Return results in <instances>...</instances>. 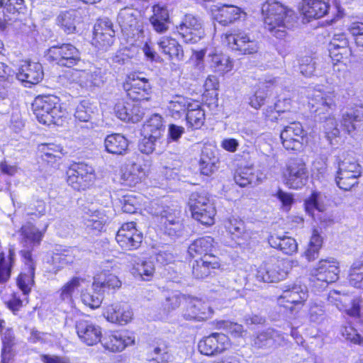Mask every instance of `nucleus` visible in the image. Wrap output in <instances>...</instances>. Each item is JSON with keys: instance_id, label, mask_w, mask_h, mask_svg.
<instances>
[{"instance_id": "nucleus-3", "label": "nucleus", "mask_w": 363, "mask_h": 363, "mask_svg": "<svg viewBox=\"0 0 363 363\" xmlns=\"http://www.w3.org/2000/svg\"><path fill=\"white\" fill-rule=\"evenodd\" d=\"M32 109L41 124L64 126L68 123V111L60 98L55 94L36 96L32 103Z\"/></svg>"}, {"instance_id": "nucleus-23", "label": "nucleus", "mask_w": 363, "mask_h": 363, "mask_svg": "<svg viewBox=\"0 0 363 363\" xmlns=\"http://www.w3.org/2000/svg\"><path fill=\"white\" fill-rule=\"evenodd\" d=\"M147 363H169L172 354L169 342L162 337L152 340L146 347Z\"/></svg>"}, {"instance_id": "nucleus-29", "label": "nucleus", "mask_w": 363, "mask_h": 363, "mask_svg": "<svg viewBox=\"0 0 363 363\" xmlns=\"http://www.w3.org/2000/svg\"><path fill=\"white\" fill-rule=\"evenodd\" d=\"M104 315L110 323L125 325L132 320L133 313L127 303H115L106 307Z\"/></svg>"}, {"instance_id": "nucleus-36", "label": "nucleus", "mask_w": 363, "mask_h": 363, "mask_svg": "<svg viewBox=\"0 0 363 363\" xmlns=\"http://www.w3.org/2000/svg\"><path fill=\"white\" fill-rule=\"evenodd\" d=\"M0 363H11L13 361L17 339L12 328H7L1 337Z\"/></svg>"}, {"instance_id": "nucleus-2", "label": "nucleus", "mask_w": 363, "mask_h": 363, "mask_svg": "<svg viewBox=\"0 0 363 363\" xmlns=\"http://www.w3.org/2000/svg\"><path fill=\"white\" fill-rule=\"evenodd\" d=\"M264 28L274 38L286 40L294 27V11L276 0H267L262 4Z\"/></svg>"}, {"instance_id": "nucleus-50", "label": "nucleus", "mask_w": 363, "mask_h": 363, "mask_svg": "<svg viewBox=\"0 0 363 363\" xmlns=\"http://www.w3.org/2000/svg\"><path fill=\"white\" fill-rule=\"evenodd\" d=\"M224 228L230 239L237 241L242 238L245 233V222L238 216H230L223 222Z\"/></svg>"}, {"instance_id": "nucleus-52", "label": "nucleus", "mask_w": 363, "mask_h": 363, "mask_svg": "<svg viewBox=\"0 0 363 363\" xmlns=\"http://www.w3.org/2000/svg\"><path fill=\"white\" fill-rule=\"evenodd\" d=\"M303 208L306 213L315 220V212L323 213L326 206L321 200V193L313 191L303 201Z\"/></svg>"}, {"instance_id": "nucleus-17", "label": "nucleus", "mask_w": 363, "mask_h": 363, "mask_svg": "<svg viewBox=\"0 0 363 363\" xmlns=\"http://www.w3.org/2000/svg\"><path fill=\"white\" fill-rule=\"evenodd\" d=\"M280 138L284 147L287 150L298 151L308 143V133L298 121L285 126L281 132Z\"/></svg>"}, {"instance_id": "nucleus-51", "label": "nucleus", "mask_w": 363, "mask_h": 363, "mask_svg": "<svg viewBox=\"0 0 363 363\" xmlns=\"http://www.w3.org/2000/svg\"><path fill=\"white\" fill-rule=\"evenodd\" d=\"M220 83L217 77L214 75H208L203 85V100L208 104L217 102L218 96Z\"/></svg>"}, {"instance_id": "nucleus-11", "label": "nucleus", "mask_w": 363, "mask_h": 363, "mask_svg": "<svg viewBox=\"0 0 363 363\" xmlns=\"http://www.w3.org/2000/svg\"><path fill=\"white\" fill-rule=\"evenodd\" d=\"M281 177L288 188L296 190L301 189L308 180L306 162L300 157L289 159L281 171Z\"/></svg>"}, {"instance_id": "nucleus-59", "label": "nucleus", "mask_w": 363, "mask_h": 363, "mask_svg": "<svg viewBox=\"0 0 363 363\" xmlns=\"http://www.w3.org/2000/svg\"><path fill=\"white\" fill-rule=\"evenodd\" d=\"M2 300L6 306L14 315L21 309L23 306V300L21 298L18 291L11 290L2 295Z\"/></svg>"}, {"instance_id": "nucleus-13", "label": "nucleus", "mask_w": 363, "mask_h": 363, "mask_svg": "<svg viewBox=\"0 0 363 363\" xmlns=\"http://www.w3.org/2000/svg\"><path fill=\"white\" fill-rule=\"evenodd\" d=\"M174 29L177 35L186 43H196L205 35L201 21L191 13L185 14Z\"/></svg>"}, {"instance_id": "nucleus-63", "label": "nucleus", "mask_w": 363, "mask_h": 363, "mask_svg": "<svg viewBox=\"0 0 363 363\" xmlns=\"http://www.w3.org/2000/svg\"><path fill=\"white\" fill-rule=\"evenodd\" d=\"M86 221L88 226L92 230L101 232L106 223V215L99 211H94L86 219Z\"/></svg>"}, {"instance_id": "nucleus-32", "label": "nucleus", "mask_w": 363, "mask_h": 363, "mask_svg": "<svg viewBox=\"0 0 363 363\" xmlns=\"http://www.w3.org/2000/svg\"><path fill=\"white\" fill-rule=\"evenodd\" d=\"M152 15L149 18L153 30L160 34L164 33L169 30L170 23L169 11L165 4H155L152 6Z\"/></svg>"}, {"instance_id": "nucleus-24", "label": "nucleus", "mask_w": 363, "mask_h": 363, "mask_svg": "<svg viewBox=\"0 0 363 363\" xmlns=\"http://www.w3.org/2000/svg\"><path fill=\"white\" fill-rule=\"evenodd\" d=\"M44 72L40 63L30 60H23L18 67L16 78L29 85L39 84L43 79Z\"/></svg>"}, {"instance_id": "nucleus-47", "label": "nucleus", "mask_w": 363, "mask_h": 363, "mask_svg": "<svg viewBox=\"0 0 363 363\" xmlns=\"http://www.w3.org/2000/svg\"><path fill=\"white\" fill-rule=\"evenodd\" d=\"M195 102V100L182 95H175L169 101L168 109L170 116L174 118H180L186 114L189 108Z\"/></svg>"}, {"instance_id": "nucleus-22", "label": "nucleus", "mask_w": 363, "mask_h": 363, "mask_svg": "<svg viewBox=\"0 0 363 363\" xmlns=\"http://www.w3.org/2000/svg\"><path fill=\"white\" fill-rule=\"evenodd\" d=\"M104 351L121 352L129 345L135 344V338L127 330H109L105 332L101 341Z\"/></svg>"}, {"instance_id": "nucleus-4", "label": "nucleus", "mask_w": 363, "mask_h": 363, "mask_svg": "<svg viewBox=\"0 0 363 363\" xmlns=\"http://www.w3.org/2000/svg\"><path fill=\"white\" fill-rule=\"evenodd\" d=\"M186 206L191 217L202 225L210 227L215 224L217 211L208 193L204 191L191 192Z\"/></svg>"}, {"instance_id": "nucleus-56", "label": "nucleus", "mask_w": 363, "mask_h": 363, "mask_svg": "<svg viewBox=\"0 0 363 363\" xmlns=\"http://www.w3.org/2000/svg\"><path fill=\"white\" fill-rule=\"evenodd\" d=\"M329 54L334 65L347 66L352 62L353 52L351 48H329Z\"/></svg>"}, {"instance_id": "nucleus-43", "label": "nucleus", "mask_w": 363, "mask_h": 363, "mask_svg": "<svg viewBox=\"0 0 363 363\" xmlns=\"http://www.w3.org/2000/svg\"><path fill=\"white\" fill-rule=\"evenodd\" d=\"M38 154L47 164H54L63 155V147L53 143H41L38 146Z\"/></svg>"}, {"instance_id": "nucleus-1", "label": "nucleus", "mask_w": 363, "mask_h": 363, "mask_svg": "<svg viewBox=\"0 0 363 363\" xmlns=\"http://www.w3.org/2000/svg\"><path fill=\"white\" fill-rule=\"evenodd\" d=\"M218 242L211 235L194 239L187 248L192 277L197 280L214 277L223 270L220 258L215 253Z\"/></svg>"}, {"instance_id": "nucleus-14", "label": "nucleus", "mask_w": 363, "mask_h": 363, "mask_svg": "<svg viewBox=\"0 0 363 363\" xmlns=\"http://www.w3.org/2000/svg\"><path fill=\"white\" fill-rule=\"evenodd\" d=\"M227 46L232 51L242 55H252L259 49V43L250 38L249 34L242 30L226 33L221 35Z\"/></svg>"}, {"instance_id": "nucleus-18", "label": "nucleus", "mask_w": 363, "mask_h": 363, "mask_svg": "<svg viewBox=\"0 0 363 363\" xmlns=\"http://www.w3.org/2000/svg\"><path fill=\"white\" fill-rule=\"evenodd\" d=\"M143 234L137 228L134 221L123 223L116 234V241L123 250L133 251L138 250L143 241Z\"/></svg>"}, {"instance_id": "nucleus-62", "label": "nucleus", "mask_w": 363, "mask_h": 363, "mask_svg": "<svg viewBox=\"0 0 363 363\" xmlns=\"http://www.w3.org/2000/svg\"><path fill=\"white\" fill-rule=\"evenodd\" d=\"M81 298L84 305L92 309L99 308L102 302L101 296L96 290H82Z\"/></svg>"}, {"instance_id": "nucleus-42", "label": "nucleus", "mask_w": 363, "mask_h": 363, "mask_svg": "<svg viewBox=\"0 0 363 363\" xmlns=\"http://www.w3.org/2000/svg\"><path fill=\"white\" fill-rule=\"evenodd\" d=\"M323 245V238L320 234V231L318 228H313L306 250L303 252V257L308 262L315 261L319 257Z\"/></svg>"}, {"instance_id": "nucleus-35", "label": "nucleus", "mask_w": 363, "mask_h": 363, "mask_svg": "<svg viewBox=\"0 0 363 363\" xmlns=\"http://www.w3.org/2000/svg\"><path fill=\"white\" fill-rule=\"evenodd\" d=\"M214 19L220 25L226 26L238 21L245 13L241 8L232 4H223L213 9Z\"/></svg>"}, {"instance_id": "nucleus-49", "label": "nucleus", "mask_w": 363, "mask_h": 363, "mask_svg": "<svg viewBox=\"0 0 363 363\" xmlns=\"http://www.w3.org/2000/svg\"><path fill=\"white\" fill-rule=\"evenodd\" d=\"M15 263V252L10 247L7 253L0 252V284L6 283L11 278Z\"/></svg>"}, {"instance_id": "nucleus-31", "label": "nucleus", "mask_w": 363, "mask_h": 363, "mask_svg": "<svg viewBox=\"0 0 363 363\" xmlns=\"http://www.w3.org/2000/svg\"><path fill=\"white\" fill-rule=\"evenodd\" d=\"M329 9V0H302L300 13L304 18L311 21L326 16Z\"/></svg>"}, {"instance_id": "nucleus-16", "label": "nucleus", "mask_w": 363, "mask_h": 363, "mask_svg": "<svg viewBox=\"0 0 363 363\" xmlns=\"http://www.w3.org/2000/svg\"><path fill=\"white\" fill-rule=\"evenodd\" d=\"M231 341L229 337L223 333H212L202 337L198 342L199 353L206 357H216L230 349Z\"/></svg>"}, {"instance_id": "nucleus-6", "label": "nucleus", "mask_w": 363, "mask_h": 363, "mask_svg": "<svg viewBox=\"0 0 363 363\" xmlns=\"http://www.w3.org/2000/svg\"><path fill=\"white\" fill-rule=\"evenodd\" d=\"M290 272V262L284 258L272 256L257 267L255 279L263 283H277L286 279Z\"/></svg>"}, {"instance_id": "nucleus-60", "label": "nucleus", "mask_w": 363, "mask_h": 363, "mask_svg": "<svg viewBox=\"0 0 363 363\" xmlns=\"http://www.w3.org/2000/svg\"><path fill=\"white\" fill-rule=\"evenodd\" d=\"M145 128L150 132V135L154 137V139L160 138L161 133L164 130L163 118L159 114L152 115L146 121Z\"/></svg>"}, {"instance_id": "nucleus-55", "label": "nucleus", "mask_w": 363, "mask_h": 363, "mask_svg": "<svg viewBox=\"0 0 363 363\" xmlns=\"http://www.w3.org/2000/svg\"><path fill=\"white\" fill-rule=\"evenodd\" d=\"M132 274L135 277H140L143 281H150L154 278L155 267L152 261L145 259L137 267L132 269Z\"/></svg>"}, {"instance_id": "nucleus-44", "label": "nucleus", "mask_w": 363, "mask_h": 363, "mask_svg": "<svg viewBox=\"0 0 363 363\" xmlns=\"http://www.w3.org/2000/svg\"><path fill=\"white\" fill-rule=\"evenodd\" d=\"M105 150L113 155H123L128 147L127 138L120 133L108 135L104 140Z\"/></svg>"}, {"instance_id": "nucleus-34", "label": "nucleus", "mask_w": 363, "mask_h": 363, "mask_svg": "<svg viewBox=\"0 0 363 363\" xmlns=\"http://www.w3.org/2000/svg\"><path fill=\"white\" fill-rule=\"evenodd\" d=\"M208 311L204 301L193 298L185 301L183 316L187 320L203 321L207 318Z\"/></svg>"}, {"instance_id": "nucleus-40", "label": "nucleus", "mask_w": 363, "mask_h": 363, "mask_svg": "<svg viewBox=\"0 0 363 363\" xmlns=\"http://www.w3.org/2000/svg\"><path fill=\"white\" fill-rule=\"evenodd\" d=\"M84 281V279L81 277H71L57 291L60 301L73 306L74 305V294Z\"/></svg>"}, {"instance_id": "nucleus-20", "label": "nucleus", "mask_w": 363, "mask_h": 363, "mask_svg": "<svg viewBox=\"0 0 363 363\" xmlns=\"http://www.w3.org/2000/svg\"><path fill=\"white\" fill-rule=\"evenodd\" d=\"M76 333L80 341L87 346H94L101 343L103 335L101 328L84 315L75 323Z\"/></svg>"}, {"instance_id": "nucleus-10", "label": "nucleus", "mask_w": 363, "mask_h": 363, "mask_svg": "<svg viewBox=\"0 0 363 363\" xmlns=\"http://www.w3.org/2000/svg\"><path fill=\"white\" fill-rule=\"evenodd\" d=\"M47 60L59 67L73 68L82 61L81 52L70 43H60L50 47L46 52Z\"/></svg>"}, {"instance_id": "nucleus-45", "label": "nucleus", "mask_w": 363, "mask_h": 363, "mask_svg": "<svg viewBox=\"0 0 363 363\" xmlns=\"http://www.w3.org/2000/svg\"><path fill=\"white\" fill-rule=\"evenodd\" d=\"M255 178L252 164L239 162L233 172V179L240 187H246L252 183Z\"/></svg>"}, {"instance_id": "nucleus-58", "label": "nucleus", "mask_w": 363, "mask_h": 363, "mask_svg": "<svg viewBox=\"0 0 363 363\" xmlns=\"http://www.w3.org/2000/svg\"><path fill=\"white\" fill-rule=\"evenodd\" d=\"M271 85L262 84L259 86L249 99V104L251 107L259 109L262 106L269 92L271 91Z\"/></svg>"}, {"instance_id": "nucleus-21", "label": "nucleus", "mask_w": 363, "mask_h": 363, "mask_svg": "<svg viewBox=\"0 0 363 363\" xmlns=\"http://www.w3.org/2000/svg\"><path fill=\"white\" fill-rule=\"evenodd\" d=\"M308 106L315 116L326 118L336 108L335 94L318 91L309 99Z\"/></svg>"}, {"instance_id": "nucleus-5", "label": "nucleus", "mask_w": 363, "mask_h": 363, "mask_svg": "<svg viewBox=\"0 0 363 363\" xmlns=\"http://www.w3.org/2000/svg\"><path fill=\"white\" fill-rule=\"evenodd\" d=\"M96 180L94 168L84 162H72L65 170V181L77 191L91 188Z\"/></svg>"}, {"instance_id": "nucleus-9", "label": "nucleus", "mask_w": 363, "mask_h": 363, "mask_svg": "<svg viewBox=\"0 0 363 363\" xmlns=\"http://www.w3.org/2000/svg\"><path fill=\"white\" fill-rule=\"evenodd\" d=\"M308 292L298 284H289L284 286L277 297L278 306L286 313H298L306 304Z\"/></svg>"}, {"instance_id": "nucleus-7", "label": "nucleus", "mask_w": 363, "mask_h": 363, "mask_svg": "<svg viewBox=\"0 0 363 363\" xmlns=\"http://www.w3.org/2000/svg\"><path fill=\"white\" fill-rule=\"evenodd\" d=\"M125 96L133 103L149 101L152 99V86L147 78L133 72L128 74L123 82Z\"/></svg>"}, {"instance_id": "nucleus-37", "label": "nucleus", "mask_w": 363, "mask_h": 363, "mask_svg": "<svg viewBox=\"0 0 363 363\" xmlns=\"http://www.w3.org/2000/svg\"><path fill=\"white\" fill-rule=\"evenodd\" d=\"M39 225V228L36 227L35 224L30 220L21 225L19 232L25 242H30L33 246L40 245L48 224L46 222H43Z\"/></svg>"}, {"instance_id": "nucleus-64", "label": "nucleus", "mask_w": 363, "mask_h": 363, "mask_svg": "<svg viewBox=\"0 0 363 363\" xmlns=\"http://www.w3.org/2000/svg\"><path fill=\"white\" fill-rule=\"evenodd\" d=\"M347 30L352 36L357 46L363 48V21H352Z\"/></svg>"}, {"instance_id": "nucleus-27", "label": "nucleus", "mask_w": 363, "mask_h": 363, "mask_svg": "<svg viewBox=\"0 0 363 363\" xmlns=\"http://www.w3.org/2000/svg\"><path fill=\"white\" fill-rule=\"evenodd\" d=\"M363 122V105L354 104L342 113L338 125L342 131L350 134Z\"/></svg>"}, {"instance_id": "nucleus-41", "label": "nucleus", "mask_w": 363, "mask_h": 363, "mask_svg": "<svg viewBox=\"0 0 363 363\" xmlns=\"http://www.w3.org/2000/svg\"><path fill=\"white\" fill-rule=\"evenodd\" d=\"M94 108L92 104L89 101L84 99L81 101L77 106L74 117L76 122L88 123L85 128L92 131L96 126V123L91 121Z\"/></svg>"}, {"instance_id": "nucleus-26", "label": "nucleus", "mask_w": 363, "mask_h": 363, "mask_svg": "<svg viewBox=\"0 0 363 363\" xmlns=\"http://www.w3.org/2000/svg\"><path fill=\"white\" fill-rule=\"evenodd\" d=\"M179 215V211L169 208L162 211L159 218L160 230L169 236H179L183 227Z\"/></svg>"}, {"instance_id": "nucleus-39", "label": "nucleus", "mask_w": 363, "mask_h": 363, "mask_svg": "<svg viewBox=\"0 0 363 363\" xmlns=\"http://www.w3.org/2000/svg\"><path fill=\"white\" fill-rule=\"evenodd\" d=\"M185 121L188 130H200L206 123V113L201 105L196 101L189 108L185 115Z\"/></svg>"}, {"instance_id": "nucleus-28", "label": "nucleus", "mask_w": 363, "mask_h": 363, "mask_svg": "<svg viewBox=\"0 0 363 363\" xmlns=\"http://www.w3.org/2000/svg\"><path fill=\"white\" fill-rule=\"evenodd\" d=\"M160 51L171 63L175 65L184 58V51L179 41L172 36H163L157 42Z\"/></svg>"}, {"instance_id": "nucleus-48", "label": "nucleus", "mask_w": 363, "mask_h": 363, "mask_svg": "<svg viewBox=\"0 0 363 363\" xmlns=\"http://www.w3.org/2000/svg\"><path fill=\"white\" fill-rule=\"evenodd\" d=\"M74 255L67 249H58L52 252L48 263L52 267L55 272L62 269L67 265L73 264Z\"/></svg>"}, {"instance_id": "nucleus-30", "label": "nucleus", "mask_w": 363, "mask_h": 363, "mask_svg": "<svg viewBox=\"0 0 363 363\" xmlns=\"http://www.w3.org/2000/svg\"><path fill=\"white\" fill-rule=\"evenodd\" d=\"M140 104H132L124 99L119 100L114 106V111L116 116L121 121L125 122L138 123L144 116L143 109Z\"/></svg>"}, {"instance_id": "nucleus-8", "label": "nucleus", "mask_w": 363, "mask_h": 363, "mask_svg": "<svg viewBox=\"0 0 363 363\" xmlns=\"http://www.w3.org/2000/svg\"><path fill=\"white\" fill-rule=\"evenodd\" d=\"M327 300L330 304L349 317L363 323V298L360 296L332 290L329 292Z\"/></svg>"}, {"instance_id": "nucleus-54", "label": "nucleus", "mask_w": 363, "mask_h": 363, "mask_svg": "<svg viewBox=\"0 0 363 363\" xmlns=\"http://www.w3.org/2000/svg\"><path fill=\"white\" fill-rule=\"evenodd\" d=\"M78 11L68 10L61 12L57 17V24L66 34H72L76 31L79 21Z\"/></svg>"}, {"instance_id": "nucleus-53", "label": "nucleus", "mask_w": 363, "mask_h": 363, "mask_svg": "<svg viewBox=\"0 0 363 363\" xmlns=\"http://www.w3.org/2000/svg\"><path fill=\"white\" fill-rule=\"evenodd\" d=\"M209 63L211 69L219 75H224L233 68V60L223 54H212Z\"/></svg>"}, {"instance_id": "nucleus-61", "label": "nucleus", "mask_w": 363, "mask_h": 363, "mask_svg": "<svg viewBox=\"0 0 363 363\" xmlns=\"http://www.w3.org/2000/svg\"><path fill=\"white\" fill-rule=\"evenodd\" d=\"M337 173L340 175L351 176L359 179L362 174V167L355 161H342L340 164Z\"/></svg>"}, {"instance_id": "nucleus-46", "label": "nucleus", "mask_w": 363, "mask_h": 363, "mask_svg": "<svg viewBox=\"0 0 363 363\" xmlns=\"http://www.w3.org/2000/svg\"><path fill=\"white\" fill-rule=\"evenodd\" d=\"M122 282L119 278L108 271H104L93 282L95 289L103 291H116L121 287Z\"/></svg>"}, {"instance_id": "nucleus-15", "label": "nucleus", "mask_w": 363, "mask_h": 363, "mask_svg": "<svg viewBox=\"0 0 363 363\" xmlns=\"http://www.w3.org/2000/svg\"><path fill=\"white\" fill-rule=\"evenodd\" d=\"M20 255L23 267L16 279V283L22 293L28 296L35 285L36 262L30 250H21Z\"/></svg>"}, {"instance_id": "nucleus-57", "label": "nucleus", "mask_w": 363, "mask_h": 363, "mask_svg": "<svg viewBox=\"0 0 363 363\" xmlns=\"http://www.w3.org/2000/svg\"><path fill=\"white\" fill-rule=\"evenodd\" d=\"M349 284L357 289H363V262L355 261L352 264L347 277Z\"/></svg>"}, {"instance_id": "nucleus-38", "label": "nucleus", "mask_w": 363, "mask_h": 363, "mask_svg": "<svg viewBox=\"0 0 363 363\" xmlns=\"http://www.w3.org/2000/svg\"><path fill=\"white\" fill-rule=\"evenodd\" d=\"M145 175L143 169L136 164L121 167L118 174L119 182L127 186H134L140 183Z\"/></svg>"}, {"instance_id": "nucleus-25", "label": "nucleus", "mask_w": 363, "mask_h": 363, "mask_svg": "<svg viewBox=\"0 0 363 363\" xmlns=\"http://www.w3.org/2000/svg\"><path fill=\"white\" fill-rule=\"evenodd\" d=\"M284 233L279 235L275 232H270L267 236V241L270 247L281 252L288 256H292L297 253L298 245L296 240Z\"/></svg>"}, {"instance_id": "nucleus-12", "label": "nucleus", "mask_w": 363, "mask_h": 363, "mask_svg": "<svg viewBox=\"0 0 363 363\" xmlns=\"http://www.w3.org/2000/svg\"><path fill=\"white\" fill-rule=\"evenodd\" d=\"M340 266L333 257L320 259L311 272V280L314 284L326 287L339 278Z\"/></svg>"}, {"instance_id": "nucleus-19", "label": "nucleus", "mask_w": 363, "mask_h": 363, "mask_svg": "<svg viewBox=\"0 0 363 363\" xmlns=\"http://www.w3.org/2000/svg\"><path fill=\"white\" fill-rule=\"evenodd\" d=\"M116 40L113 22L108 18H99L94 26L92 45L99 50L106 51Z\"/></svg>"}, {"instance_id": "nucleus-33", "label": "nucleus", "mask_w": 363, "mask_h": 363, "mask_svg": "<svg viewBox=\"0 0 363 363\" xmlns=\"http://www.w3.org/2000/svg\"><path fill=\"white\" fill-rule=\"evenodd\" d=\"M118 23L122 33L127 38H133L143 33V21L133 13H121Z\"/></svg>"}]
</instances>
